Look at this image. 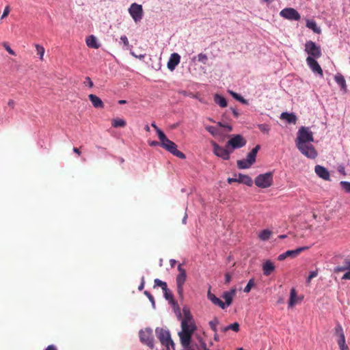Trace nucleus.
Returning a JSON list of instances; mask_svg holds the SVG:
<instances>
[{"instance_id": "nucleus-19", "label": "nucleus", "mask_w": 350, "mask_h": 350, "mask_svg": "<svg viewBox=\"0 0 350 350\" xmlns=\"http://www.w3.org/2000/svg\"><path fill=\"white\" fill-rule=\"evenodd\" d=\"M236 293H237V288H232L230 291H225L223 293L222 297L225 300L224 304H226V307L229 306L232 304L233 298L235 296Z\"/></svg>"}, {"instance_id": "nucleus-7", "label": "nucleus", "mask_w": 350, "mask_h": 350, "mask_svg": "<svg viewBox=\"0 0 350 350\" xmlns=\"http://www.w3.org/2000/svg\"><path fill=\"white\" fill-rule=\"evenodd\" d=\"M305 51L308 54V57H312L314 59L319 58L322 55L320 46L311 40L306 42Z\"/></svg>"}, {"instance_id": "nucleus-52", "label": "nucleus", "mask_w": 350, "mask_h": 350, "mask_svg": "<svg viewBox=\"0 0 350 350\" xmlns=\"http://www.w3.org/2000/svg\"><path fill=\"white\" fill-rule=\"evenodd\" d=\"M120 40L124 43V45L127 46L129 44V40L126 36H122L120 37Z\"/></svg>"}, {"instance_id": "nucleus-63", "label": "nucleus", "mask_w": 350, "mask_h": 350, "mask_svg": "<svg viewBox=\"0 0 350 350\" xmlns=\"http://www.w3.org/2000/svg\"><path fill=\"white\" fill-rule=\"evenodd\" d=\"M228 330H229L228 325L226 326V327H221V331L223 332H226Z\"/></svg>"}, {"instance_id": "nucleus-26", "label": "nucleus", "mask_w": 350, "mask_h": 350, "mask_svg": "<svg viewBox=\"0 0 350 350\" xmlns=\"http://www.w3.org/2000/svg\"><path fill=\"white\" fill-rule=\"evenodd\" d=\"M86 44L89 47L95 49H97L100 47V44L98 43L96 38L93 35L89 36L86 38Z\"/></svg>"}, {"instance_id": "nucleus-15", "label": "nucleus", "mask_w": 350, "mask_h": 350, "mask_svg": "<svg viewBox=\"0 0 350 350\" xmlns=\"http://www.w3.org/2000/svg\"><path fill=\"white\" fill-rule=\"evenodd\" d=\"M306 63L314 73L319 75L321 77L323 76V70L316 59L308 57L306 58Z\"/></svg>"}, {"instance_id": "nucleus-48", "label": "nucleus", "mask_w": 350, "mask_h": 350, "mask_svg": "<svg viewBox=\"0 0 350 350\" xmlns=\"http://www.w3.org/2000/svg\"><path fill=\"white\" fill-rule=\"evenodd\" d=\"M10 6L9 5L5 6V8H4L3 14L1 15V18L3 19V18H5L10 14Z\"/></svg>"}, {"instance_id": "nucleus-4", "label": "nucleus", "mask_w": 350, "mask_h": 350, "mask_svg": "<svg viewBox=\"0 0 350 350\" xmlns=\"http://www.w3.org/2000/svg\"><path fill=\"white\" fill-rule=\"evenodd\" d=\"M273 172H269L259 174L254 180L255 185L260 188L265 189L271 187L273 184Z\"/></svg>"}, {"instance_id": "nucleus-42", "label": "nucleus", "mask_w": 350, "mask_h": 350, "mask_svg": "<svg viewBox=\"0 0 350 350\" xmlns=\"http://www.w3.org/2000/svg\"><path fill=\"white\" fill-rule=\"evenodd\" d=\"M258 128L260 129L261 132L263 133H269L270 131V126L267 124H258Z\"/></svg>"}, {"instance_id": "nucleus-10", "label": "nucleus", "mask_w": 350, "mask_h": 350, "mask_svg": "<svg viewBox=\"0 0 350 350\" xmlns=\"http://www.w3.org/2000/svg\"><path fill=\"white\" fill-rule=\"evenodd\" d=\"M139 339L142 343L146 345L150 348L152 349L154 347V337L151 329L146 328L144 330H141L139 332Z\"/></svg>"}, {"instance_id": "nucleus-50", "label": "nucleus", "mask_w": 350, "mask_h": 350, "mask_svg": "<svg viewBox=\"0 0 350 350\" xmlns=\"http://www.w3.org/2000/svg\"><path fill=\"white\" fill-rule=\"evenodd\" d=\"M84 84L85 85H88L90 88H92L93 87V82L91 80L90 77H85V81H84Z\"/></svg>"}, {"instance_id": "nucleus-43", "label": "nucleus", "mask_w": 350, "mask_h": 350, "mask_svg": "<svg viewBox=\"0 0 350 350\" xmlns=\"http://www.w3.org/2000/svg\"><path fill=\"white\" fill-rule=\"evenodd\" d=\"M340 185L345 192L350 193V182L345 180L340 181Z\"/></svg>"}, {"instance_id": "nucleus-54", "label": "nucleus", "mask_w": 350, "mask_h": 350, "mask_svg": "<svg viewBox=\"0 0 350 350\" xmlns=\"http://www.w3.org/2000/svg\"><path fill=\"white\" fill-rule=\"evenodd\" d=\"M342 280H350V270H348L342 277Z\"/></svg>"}, {"instance_id": "nucleus-16", "label": "nucleus", "mask_w": 350, "mask_h": 350, "mask_svg": "<svg viewBox=\"0 0 350 350\" xmlns=\"http://www.w3.org/2000/svg\"><path fill=\"white\" fill-rule=\"evenodd\" d=\"M308 248V247H300L295 250H288V251L280 254L278 257V260L282 261V260H285L288 257L295 258L297 256H298L301 252L304 251L305 250H306Z\"/></svg>"}, {"instance_id": "nucleus-40", "label": "nucleus", "mask_w": 350, "mask_h": 350, "mask_svg": "<svg viewBox=\"0 0 350 350\" xmlns=\"http://www.w3.org/2000/svg\"><path fill=\"white\" fill-rule=\"evenodd\" d=\"M154 282V287L159 286L162 288L163 291H166V289L167 288V285L165 282H163L159 279H155Z\"/></svg>"}, {"instance_id": "nucleus-30", "label": "nucleus", "mask_w": 350, "mask_h": 350, "mask_svg": "<svg viewBox=\"0 0 350 350\" xmlns=\"http://www.w3.org/2000/svg\"><path fill=\"white\" fill-rule=\"evenodd\" d=\"M271 234H272V231H271L269 229H265L263 230H262L259 234H258V237L262 240V241H266V240H268L271 237Z\"/></svg>"}, {"instance_id": "nucleus-59", "label": "nucleus", "mask_w": 350, "mask_h": 350, "mask_svg": "<svg viewBox=\"0 0 350 350\" xmlns=\"http://www.w3.org/2000/svg\"><path fill=\"white\" fill-rule=\"evenodd\" d=\"M232 112L235 118H238L239 116V113L236 109L231 108Z\"/></svg>"}, {"instance_id": "nucleus-61", "label": "nucleus", "mask_w": 350, "mask_h": 350, "mask_svg": "<svg viewBox=\"0 0 350 350\" xmlns=\"http://www.w3.org/2000/svg\"><path fill=\"white\" fill-rule=\"evenodd\" d=\"M151 126H152L153 128H154V129H155V130H156V131H157V135L159 136V131H161V130L157 127V126L156 125V124H155L154 122H152V123L151 124Z\"/></svg>"}, {"instance_id": "nucleus-31", "label": "nucleus", "mask_w": 350, "mask_h": 350, "mask_svg": "<svg viewBox=\"0 0 350 350\" xmlns=\"http://www.w3.org/2000/svg\"><path fill=\"white\" fill-rule=\"evenodd\" d=\"M228 92L230 93V94L237 100L239 101L240 103H241L242 104H244V105H248L249 104V102L247 100L245 99L243 97H242L240 94L232 91V90H228Z\"/></svg>"}, {"instance_id": "nucleus-57", "label": "nucleus", "mask_w": 350, "mask_h": 350, "mask_svg": "<svg viewBox=\"0 0 350 350\" xmlns=\"http://www.w3.org/2000/svg\"><path fill=\"white\" fill-rule=\"evenodd\" d=\"M8 105L9 107H10L11 108H14V106H15V102H14V100H12V99L9 100H8Z\"/></svg>"}, {"instance_id": "nucleus-49", "label": "nucleus", "mask_w": 350, "mask_h": 350, "mask_svg": "<svg viewBox=\"0 0 350 350\" xmlns=\"http://www.w3.org/2000/svg\"><path fill=\"white\" fill-rule=\"evenodd\" d=\"M3 46L5 49L9 53V54L15 55V52L10 48V46L8 44L4 43Z\"/></svg>"}, {"instance_id": "nucleus-8", "label": "nucleus", "mask_w": 350, "mask_h": 350, "mask_svg": "<svg viewBox=\"0 0 350 350\" xmlns=\"http://www.w3.org/2000/svg\"><path fill=\"white\" fill-rule=\"evenodd\" d=\"M178 270L179 273L176 277V284H177V292L180 297L183 296V285L186 281L187 273L185 269L183 268L182 265L180 264L178 266Z\"/></svg>"}, {"instance_id": "nucleus-45", "label": "nucleus", "mask_w": 350, "mask_h": 350, "mask_svg": "<svg viewBox=\"0 0 350 350\" xmlns=\"http://www.w3.org/2000/svg\"><path fill=\"white\" fill-rule=\"evenodd\" d=\"M254 285V279H250L245 287L243 291L245 293H249L251 291L252 287Z\"/></svg>"}, {"instance_id": "nucleus-3", "label": "nucleus", "mask_w": 350, "mask_h": 350, "mask_svg": "<svg viewBox=\"0 0 350 350\" xmlns=\"http://www.w3.org/2000/svg\"><path fill=\"white\" fill-rule=\"evenodd\" d=\"M314 142L312 132L308 127L301 126L297 131V138L295 139L296 146L302 144L312 143Z\"/></svg>"}, {"instance_id": "nucleus-12", "label": "nucleus", "mask_w": 350, "mask_h": 350, "mask_svg": "<svg viewBox=\"0 0 350 350\" xmlns=\"http://www.w3.org/2000/svg\"><path fill=\"white\" fill-rule=\"evenodd\" d=\"M280 15L288 21H298L301 19L299 13L293 8H284L280 11Z\"/></svg>"}, {"instance_id": "nucleus-17", "label": "nucleus", "mask_w": 350, "mask_h": 350, "mask_svg": "<svg viewBox=\"0 0 350 350\" xmlns=\"http://www.w3.org/2000/svg\"><path fill=\"white\" fill-rule=\"evenodd\" d=\"M180 60V55L178 53H172L170 55V59L167 64V68L170 70L173 71L176 68V67L179 64Z\"/></svg>"}, {"instance_id": "nucleus-11", "label": "nucleus", "mask_w": 350, "mask_h": 350, "mask_svg": "<svg viewBox=\"0 0 350 350\" xmlns=\"http://www.w3.org/2000/svg\"><path fill=\"white\" fill-rule=\"evenodd\" d=\"M129 12L135 23L140 21L143 18L144 12L142 5L132 3L129 8Z\"/></svg>"}, {"instance_id": "nucleus-44", "label": "nucleus", "mask_w": 350, "mask_h": 350, "mask_svg": "<svg viewBox=\"0 0 350 350\" xmlns=\"http://www.w3.org/2000/svg\"><path fill=\"white\" fill-rule=\"evenodd\" d=\"M36 51H37L38 55H39V56H40V59H42L44 54V47L40 46V44H36Z\"/></svg>"}, {"instance_id": "nucleus-64", "label": "nucleus", "mask_w": 350, "mask_h": 350, "mask_svg": "<svg viewBox=\"0 0 350 350\" xmlns=\"http://www.w3.org/2000/svg\"><path fill=\"white\" fill-rule=\"evenodd\" d=\"M170 262L171 267H173L175 265V264L176 263V261L175 260H174V259H171L170 260Z\"/></svg>"}, {"instance_id": "nucleus-53", "label": "nucleus", "mask_w": 350, "mask_h": 350, "mask_svg": "<svg viewBox=\"0 0 350 350\" xmlns=\"http://www.w3.org/2000/svg\"><path fill=\"white\" fill-rule=\"evenodd\" d=\"M231 281V275L229 273H226L225 275V282L228 284Z\"/></svg>"}, {"instance_id": "nucleus-28", "label": "nucleus", "mask_w": 350, "mask_h": 350, "mask_svg": "<svg viewBox=\"0 0 350 350\" xmlns=\"http://www.w3.org/2000/svg\"><path fill=\"white\" fill-rule=\"evenodd\" d=\"M348 270H350V259H345L342 265L335 267L334 272L338 273Z\"/></svg>"}, {"instance_id": "nucleus-9", "label": "nucleus", "mask_w": 350, "mask_h": 350, "mask_svg": "<svg viewBox=\"0 0 350 350\" xmlns=\"http://www.w3.org/2000/svg\"><path fill=\"white\" fill-rule=\"evenodd\" d=\"M302 154L306 157L313 159L317 157V152L311 143L302 144L296 146Z\"/></svg>"}, {"instance_id": "nucleus-29", "label": "nucleus", "mask_w": 350, "mask_h": 350, "mask_svg": "<svg viewBox=\"0 0 350 350\" xmlns=\"http://www.w3.org/2000/svg\"><path fill=\"white\" fill-rule=\"evenodd\" d=\"M214 101L221 107H226L228 104L226 99L224 96L218 94H216L214 96Z\"/></svg>"}, {"instance_id": "nucleus-56", "label": "nucleus", "mask_w": 350, "mask_h": 350, "mask_svg": "<svg viewBox=\"0 0 350 350\" xmlns=\"http://www.w3.org/2000/svg\"><path fill=\"white\" fill-rule=\"evenodd\" d=\"M149 145L150 146H161V142H157V141H151L149 142Z\"/></svg>"}, {"instance_id": "nucleus-41", "label": "nucleus", "mask_w": 350, "mask_h": 350, "mask_svg": "<svg viewBox=\"0 0 350 350\" xmlns=\"http://www.w3.org/2000/svg\"><path fill=\"white\" fill-rule=\"evenodd\" d=\"M219 324V320L217 318H214L212 321L209 322V325L211 328V329L214 332V333H216L217 332V326Z\"/></svg>"}, {"instance_id": "nucleus-36", "label": "nucleus", "mask_w": 350, "mask_h": 350, "mask_svg": "<svg viewBox=\"0 0 350 350\" xmlns=\"http://www.w3.org/2000/svg\"><path fill=\"white\" fill-rule=\"evenodd\" d=\"M334 334L338 338L342 337V336H345L343 328H342V325L339 323H336V327L334 328Z\"/></svg>"}, {"instance_id": "nucleus-27", "label": "nucleus", "mask_w": 350, "mask_h": 350, "mask_svg": "<svg viewBox=\"0 0 350 350\" xmlns=\"http://www.w3.org/2000/svg\"><path fill=\"white\" fill-rule=\"evenodd\" d=\"M306 27L316 33H320L321 31V28L317 26V23L314 20L308 19L306 21Z\"/></svg>"}, {"instance_id": "nucleus-21", "label": "nucleus", "mask_w": 350, "mask_h": 350, "mask_svg": "<svg viewBox=\"0 0 350 350\" xmlns=\"http://www.w3.org/2000/svg\"><path fill=\"white\" fill-rule=\"evenodd\" d=\"M207 296L208 299L211 300L213 304L219 306L222 309L226 308L224 302H223L219 298L217 297L214 294L211 293L210 291H208Z\"/></svg>"}, {"instance_id": "nucleus-39", "label": "nucleus", "mask_w": 350, "mask_h": 350, "mask_svg": "<svg viewBox=\"0 0 350 350\" xmlns=\"http://www.w3.org/2000/svg\"><path fill=\"white\" fill-rule=\"evenodd\" d=\"M196 59H197L198 62L204 64H206L208 61L207 55L202 53H199L196 57H193V60L194 61Z\"/></svg>"}, {"instance_id": "nucleus-25", "label": "nucleus", "mask_w": 350, "mask_h": 350, "mask_svg": "<svg viewBox=\"0 0 350 350\" xmlns=\"http://www.w3.org/2000/svg\"><path fill=\"white\" fill-rule=\"evenodd\" d=\"M260 149V146L257 145L254 147L247 154V160L249 163L252 165L256 161V154L258 153V150Z\"/></svg>"}, {"instance_id": "nucleus-34", "label": "nucleus", "mask_w": 350, "mask_h": 350, "mask_svg": "<svg viewBox=\"0 0 350 350\" xmlns=\"http://www.w3.org/2000/svg\"><path fill=\"white\" fill-rule=\"evenodd\" d=\"M337 343L339 346L340 350H349V347L346 345L345 336L339 337L337 340Z\"/></svg>"}, {"instance_id": "nucleus-18", "label": "nucleus", "mask_w": 350, "mask_h": 350, "mask_svg": "<svg viewBox=\"0 0 350 350\" xmlns=\"http://www.w3.org/2000/svg\"><path fill=\"white\" fill-rule=\"evenodd\" d=\"M314 172L317 175L325 180H330V174L329 171L323 166L317 165L314 167Z\"/></svg>"}, {"instance_id": "nucleus-55", "label": "nucleus", "mask_w": 350, "mask_h": 350, "mask_svg": "<svg viewBox=\"0 0 350 350\" xmlns=\"http://www.w3.org/2000/svg\"><path fill=\"white\" fill-rule=\"evenodd\" d=\"M338 172H340V174H342L343 175L346 174L345 170V167L343 165H339L338 167Z\"/></svg>"}, {"instance_id": "nucleus-24", "label": "nucleus", "mask_w": 350, "mask_h": 350, "mask_svg": "<svg viewBox=\"0 0 350 350\" xmlns=\"http://www.w3.org/2000/svg\"><path fill=\"white\" fill-rule=\"evenodd\" d=\"M90 100L91 101L92 105L97 109L103 108L104 104L102 100L94 94H90L88 96Z\"/></svg>"}, {"instance_id": "nucleus-2", "label": "nucleus", "mask_w": 350, "mask_h": 350, "mask_svg": "<svg viewBox=\"0 0 350 350\" xmlns=\"http://www.w3.org/2000/svg\"><path fill=\"white\" fill-rule=\"evenodd\" d=\"M159 139L161 141V146L172 154L173 155L180 158L185 159V155L183 152L177 149L176 144L172 141L170 140L163 133V131L159 132Z\"/></svg>"}, {"instance_id": "nucleus-60", "label": "nucleus", "mask_w": 350, "mask_h": 350, "mask_svg": "<svg viewBox=\"0 0 350 350\" xmlns=\"http://www.w3.org/2000/svg\"><path fill=\"white\" fill-rule=\"evenodd\" d=\"M144 285H145L144 278H142V283H141V284L139 286L138 289H139V291H142V290L144 288Z\"/></svg>"}, {"instance_id": "nucleus-13", "label": "nucleus", "mask_w": 350, "mask_h": 350, "mask_svg": "<svg viewBox=\"0 0 350 350\" xmlns=\"http://www.w3.org/2000/svg\"><path fill=\"white\" fill-rule=\"evenodd\" d=\"M212 146L215 155L224 160H228L230 159V155L232 153L230 148H226V146L225 148L220 146L215 142H212Z\"/></svg>"}, {"instance_id": "nucleus-37", "label": "nucleus", "mask_w": 350, "mask_h": 350, "mask_svg": "<svg viewBox=\"0 0 350 350\" xmlns=\"http://www.w3.org/2000/svg\"><path fill=\"white\" fill-rule=\"evenodd\" d=\"M252 165L247 161V159H242L237 161V166L239 169H247Z\"/></svg>"}, {"instance_id": "nucleus-1", "label": "nucleus", "mask_w": 350, "mask_h": 350, "mask_svg": "<svg viewBox=\"0 0 350 350\" xmlns=\"http://www.w3.org/2000/svg\"><path fill=\"white\" fill-rule=\"evenodd\" d=\"M185 317L181 323L182 331L179 332V336L182 345L187 348L189 346L191 336L196 330V326L189 310L184 308Z\"/></svg>"}, {"instance_id": "nucleus-20", "label": "nucleus", "mask_w": 350, "mask_h": 350, "mask_svg": "<svg viewBox=\"0 0 350 350\" xmlns=\"http://www.w3.org/2000/svg\"><path fill=\"white\" fill-rule=\"evenodd\" d=\"M334 80L336 82V83L340 87V90L346 93L347 92V86L346 84V81L340 73H337L334 76Z\"/></svg>"}, {"instance_id": "nucleus-47", "label": "nucleus", "mask_w": 350, "mask_h": 350, "mask_svg": "<svg viewBox=\"0 0 350 350\" xmlns=\"http://www.w3.org/2000/svg\"><path fill=\"white\" fill-rule=\"evenodd\" d=\"M217 125L220 127H223L227 129L228 131H231L232 130V126L228 124H224L221 122H217Z\"/></svg>"}, {"instance_id": "nucleus-23", "label": "nucleus", "mask_w": 350, "mask_h": 350, "mask_svg": "<svg viewBox=\"0 0 350 350\" xmlns=\"http://www.w3.org/2000/svg\"><path fill=\"white\" fill-rule=\"evenodd\" d=\"M280 119L286 120L289 124H295L297 117L293 113L282 112L280 115Z\"/></svg>"}, {"instance_id": "nucleus-32", "label": "nucleus", "mask_w": 350, "mask_h": 350, "mask_svg": "<svg viewBox=\"0 0 350 350\" xmlns=\"http://www.w3.org/2000/svg\"><path fill=\"white\" fill-rule=\"evenodd\" d=\"M126 124V121L122 118H115L112 120L111 125L114 128L124 127Z\"/></svg>"}, {"instance_id": "nucleus-35", "label": "nucleus", "mask_w": 350, "mask_h": 350, "mask_svg": "<svg viewBox=\"0 0 350 350\" xmlns=\"http://www.w3.org/2000/svg\"><path fill=\"white\" fill-rule=\"evenodd\" d=\"M205 129L214 137L219 135L221 133V131L218 128L213 126H207Z\"/></svg>"}, {"instance_id": "nucleus-5", "label": "nucleus", "mask_w": 350, "mask_h": 350, "mask_svg": "<svg viewBox=\"0 0 350 350\" xmlns=\"http://www.w3.org/2000/svg\"><path fill=\"white\" fill-rule=\"evenodd\" d=\"M230 137V139L226 143V146L230 148L232 152L234 150L245 146L247 142L241 135H232Z\"/></svg>"}, {"instance_id": "nucleus-22", "label": "nucleus", "mask_w": 350, "mask_h": 350, "mask_svg": "<svg viewBox=\"0 0 350 350\" xmlns=\"http://www.w3.org/2000/svg\"><path fill=\"white\" fill-rule=\"evenodd\" d=\"M275 269L273 263L268 260L262 265V271L265 275H269Z\"/></svg>"}, {"instance_id": "nucleus-62", "label": "nucleus", "mask_w": 350, "mask_h": 350, "mask_svg": "<svg viewBox=\"0 0 350 350\" xmlns=\"http://www.w3.org/2000/svg\"><path fill=\"white\" fill-rule=\"evenodd\" d=\"M45 350H57V348L54 345H51L48 346Z\"/></svg>"}, {"instance_id": "nucleus-46", "label": "nucleus", "mask_w": 350, "mask_h": 350, "mask_svg": "<svg viewBox=\"0 0 350 350\" xmlns=\"http://www.w3.org/2000/svg\"><path fill=\"white\" fill-rule=\"evenodd\" d=\"M228 328H229V330L232 329L234 332H237L239 331V324L238 323L235 322L232 324L229 325Z\"/></svg>"}, {"instance_id": "nucleus-33", "label": "nucleus", "mask_w": 350, "mask_h": 350, "mask_svg": "<svg viewBox=\"0 0 350 350\" xmlns=\"http://www.w3.org/2000/svg\"><path fill=\"white\" fill-rule=\"evenodd\" d=\"M297 293L295 288H291L290 293V299L288 301V306L292 308L296 302Z\"/></svg>"}, {"instance_id": "nucleus-38", "label": "nucleus", "mask_w": 350, "mask_h": 350, "mask_svg": "<svg viewBox=\"0 0 350 350\" xmlns=\"http://www.w3.org/2000/svg\"><path fill=\"white\" fill-rule=\"evenodd\" d=\"M164 297L167 300H169L170 303H172L174 305H177L176 302L174 301L173 298V295L171 293V291L168 289V288L166 289V291H163Z\"/></svg>"}, {"instance_id": "nucleus-51", "label": "nucleus", "mask_w": 350, "mask_h": 350, "mask_svg": "<svg viewBox=\"0 0 350 350\" xmlns=\"http://www.w3.org/2000/svg\"><path fill=\"white\" fill-rule=\"evenodd\" d=\"M144 294L147 296L148 299L152 302L153 305H154V297L151 295V293L147 291H144Z\"/></svg>"}, {"instance_id": "nucleus-58", "label": "nucleus", "mask_w": 350, "mask_h": 350, "mask_svg": "<svg viewBox=\"0 0 350 350\" xmlns=\"http://www.w3.org/2000/svg\"><path fill=\"white\" fill-rule=\"evenodd\" d=\"M317 275H318V271L316 270V271H311L310 273L309 276H310V278H314L317 277Z\"/></svg>"}, {"instance_id": "nucleus-6", "label": "nucleus", "mask_w": 350, "mask_h": 350, "mask_svg": "<svg viewBox=\"0 0 350 350\" xmlns=\"http://www.w3.org/2000/svg\"><path fill=\"white\" fill-rule=\"evenodd\" d=\"M155 332L158 339L163 346L166 347L167 350H170V346L174 347V342L169 331L157 327Z\"/></svg>"}, {"instance_id": "nucleus-14", "label": "nucleus", "mask_w": 350, "mask_h": 350, "mask_svg": "<svg viewBox=\"0 0 350 350\" xmlns=\"http://www.w3.org/2000/svg\"><path fill=\"white\" fill-rule=\"evenodd\" d=\"M227 180L228 183L230 184L232 183L237 182L239 183H242L249 187H251L253 184L252 178L248 175L243 174H235L233 178H228Z\"/></svg>"}]
</instances>
